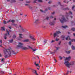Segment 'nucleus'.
Masks as SVG:
<instances>
[{
  "label": "nucleus",
  "instance_id": "obj_1",
  "mask_svg": "<svg viewBox=\"0 0 75 75\" xmlns=\"http://www.w3.org/2000/svg\"><path fill=\"white\" fill-rule=\"evenodd\" d=\"M11 48L8 49H4V54L6 55L4 56L5 58H7L8 57L10 56L11 55Z\"/></svg>",
  "mask_w": 75,
  "mask_h": 75
},
{
  "label": "nucleus",
  "instance_id": "obj_2",
  "mask_svg": "<svg viewBox=\"0 0 75 75\" xmlns=\"http://www.w3.org/2000/svg\"><path fill=\"white\" fill-rule=\"evenodd\" d=\"M19 45H17V48H21L22 50H27L28 48L27 47H23V44L20 42H19L18 43Z\"/></svg>",
  "mask_w": 75,
  "mask_h": 75
},
{
  "label": "nucleus",
  "instance_id": "obj_3",
  "mask_svg": "<svg viewBox=\"0 0 75 75\" xmlns=\"http://www.w3.org/2000/svg\"><path fill=\"white\" fill-rule=\"evenodd\" d=\"M74 64V62H72L69 63V62L68 61H65L64 63L65 66L69 68L71 67V65H73Z\"/></svg>",
  "mask_w": 75,
  "mask_h": 75
},
{
  "label": "nucleus",
  "instance_id": "obj_4",
  "mask_svg": "<svg viewBox=\"0 0 75 75\" xmlns=\"http://www.w3.org/2000/svg\"><path fill=\"white\" fill-rule=\"evenodd\" d=\"M31 69V70L32 72H33V73H34V74H35V75H38V74H37V71L34 70V69H33L29 68V69Z\"/></svg>",
  "mask_w": 75,
  "mask_h": 75
},
{
  "label": "nucleus",
  "instance_id": "obj_5",
  "mask_svg": "<svg viewBox=\"0 0 75 75\" xmlns=\"http://www.w3.org/2000/svg\"><path fill=\"white\" fill-rule=\"evenodd\" d=\"M62 20H63L61 21V20L60 19V21L61 23H64V22H67V21L65 19V18L64 17H62Z\"/></svg>",
  "mask_w": 75,
  "mask_h": 75
},
{
  "label": "nucleus",
  "instance_id": "obj_6",
  "mask_svg": "<svg viewBox=\"0 0 75 75\" xmlns=\"http://www.w3.org/2000/svg\"><path fill=\"white\" fill-rule=\"evenodd\" d=\"M70 14H71V15H72V12L70 11L69 12V13H68L67 12L66 13V17L67 19H68V16H69Z\"/></svg>",
  "mask_w": 75,
  "mask_h": 75
},
{
  "label": "nucleus",
  "instance_id": "obj_7",
  "mask_svg": "<svg viewBox=\"0 0 75 75\" xmlns=\"http://www.w3.org/2000/svg\"><path fill=\"white\" fill-rule=\"evenodd\" d=\"M55 22H50L49 23V24L50 25H54L55 24Z\"/></svg>",
  "mask_w": 75,
  "mask_h": 75
},
{
  "label": "nucleus",
  "instance_id": "obj_8",
  "mask_svg": "<svg viewBox=\"0 0 75 75\" xmlns=\"http://www.w3.org/2000/svg\"><path fill=\"white\" fill-rule=\"evenodd\" d=\"M53 35L54 36V38H55V37H57H57H59V36L58 35L57 33H56V32L55 33H54Z\"/></svg>",
  "mask_w": 75,
  "mask_h": 75
},
{
  "label": "nucleus",
  "instance_id": "obj_9",
  "mask_svg": "<svg viewBox=\"0 0 75 75\" xmlns=\"http://www.w3.org/2000/svg\"><path fill=\"white\" fill-rule=\"evenodd\" d=\"M28 48H30V49H31V50H33V51H37V49H33V48H32L30 46H28Z\"/></svg>",
  "mask_w": 75,
  "mask_h": 75
},
{
  "label": "nucleus",
  "instance_id": "obj_10",
  "mask_svg": "<svg viewBox=\"0 0 75 75\" xmlns=\"http://www.w3.org/2000/svg\"><path fill=\"white\" fill-rule=\"evenodd\" d=\"M23 42H30V40L28 39H25L23 40Z\"/></svg>",
  "mask_w": 75,
  "mask_h": 75
},
{
  "label": "nucleus",
  "instance_id": "obj_11",
  "mask_svg": "<svg viewBox=\"0 0 75 75\" xmlns=\"http://www.w3.org/2000/svg\"><path fill=\"white\" fill-rule=\"evenodd\" d=\"M57 52V50H54V52H50V54H55V52Z\"/></svg>",
  "mask_w": 75,
  "mask_h": 75
},
{
  "label": "nucleus",
  "instance_id": "obj_12",
  "mask_svg": "<svg viewBox=\"0 0 75 75\" xmlns=\"http://www.w3.org/2000/svg\"><path fill=\"white\" fill-rule=\"evenodd\" d=\"M66 60H67V61H69V60L71 59V56H69V57H66Z\"/></svg>",
  "mask_w": 75,
  "mask_h": 75
},
{
  "label": "nucleus",
  "instance_id": "obj_13",
  "mask_svg": "<svg viewBox=\"0 0 75 75\" xmlns=\"http://www.w3.org/2000/svg\"><path fill=\"white\" fill-rule=\"evenodd\" d=\"M7 33H6L4 35V39L6 40L7 39Z\"/></svg>",
  "mask_w": 75,
  "mask_h": 75
},
{
  "label": "nucleus",
  "instance_id": "obj_14",
  "mask_svg": "<svg viewBox=\"0 0 75 75\" xmlns=\"http://www.w3.org/2000/svg\"><path fill=\"white\" fill-rule=\"evenodd\" d=\"M30 38L32 39V40H33V41H35V39L34 38V37H33L32 36H30Z\"/></svg>",
  "mask_w": 75,
  "mask_h": 75
},
{
  "label": "nucleus",
  "instance_id": "obj_15",
  "mask_svg": "<svg viewBox=\"0 0 75 75\" xmlns=\"http://www.w3.org/2000/svg\"><path fill=\"white\" fill-rule=\"evenodd\" d=\"M9 42L10 43H13V39H12L11 40H9Z\"/></svg>",
  "mask_w": 75,
  "mask_h": 75
},
{
  "label": "nucleus",
  "instance_id": "obj_16",
  "mask_svg": "<svg viewBox=\"0 0 75 75\" xmlns=\"http://www.w3.org/2000/svg\"><path fill=\"white\" fill-rule=\"evenodd\" d=\"M71 48L73 50H75V47L74 45H72L71 46Z\"/></svg>",
  "mask_w": 75,
  "mask_h": 75
},
{
  "label": "nucleus",
  "instance_id": "obj_17",
  "mask_svg": "<svg viewBox=\"0 0 75 75\" xmlns=\"http://www.w3.org/2000/svg\"><path fill=\"white\" fill-rule=\"evenodd\" d=\"M69 38V39L70 40H71V39H70V38L69 37V36H67V37L66 38V40H68V39Z\"/></svg>",
  "mask_w": 75,
  "mask_h": 75
},
{
  "label": "nucleus",
  "instance_id": "obj_18",
  "mask_svg": "<svg viewBox=\"0 0 75 75\" xmlns=\"http://www.w3.org/2000/svg\"><path fill=\"white\" fill-rule=\"evenodd\" d=\"M56 33L58 35V34H60V33H61V31H56Z\"/></svg>",
  "mask_w": 75,
  "mask_h": 75
},
{
  "label": "nucleus",
  "instance_id": "obj_19",
  "mask_svg": "<svg viewBox=\"0 0 75 75\" xmlns=\"http://www.w3.org/2000/svg\"><path fill=\"white\" fill-rule=\"evenodd\" d=\"M12 54H14V55H16V54L18 53L17 52H16L15 53L14 51H12Z\"/></svg>",
  "mask_w": 75,
  "mask_h": 75
},
{
  "label": "nucleus",
  "instance_id": "obj_20",
  "mask_svg": "<svg viewBox=\"0 0 75 75\" xmlns=\"http://www.w3.org/2000/svg\"><path fill=\"white\" fill-rule=\"evenodd\" d=\"M61 37L62 38L63 40H64V38H65V36L62 35L61 36Z\"/></svg>",
  "mask_w": 75,
  "mask_h": 75
},
{
  "label": "nucleus",
  "instance_id": "obj_21",
  "mask_svg": "<svg viewBox=\"0 0 75 75\" xmlns=\"http://www.w3.org/2000/svg\"><path fill=\"white\" fill-rule=\"evenodd\" d=\"M1 30L2 31H5V29L4 27H1Z\"/></svg>",
  "mask_w": 75,
  "mask_h": 75
},
{
  "label": "nucleus",
  "instance_id": "obj_22",
  "mask_svg": "<svg viewBox=\"0 0 75 75\" xmlns=\"http://www.w3.org/2000/svg\"><path fill=\"white\" fill-rule=\"evenodd\" d=\"M36 63H37V62H35L34 63V64L36 67H38V64H36Z\"/></svg>",
  "mask_w": 75,
  "mask_h": 75
},
{
  "label": "nucleus",
  "instance_id": "obj_23",
  "mask_svg": "<svg viewBox=\"0 0 75 75\" xmlns=\"http://www.w3.org/2000/svg\"><path fill=\"white\" fill-rule=\"evenodd\" d=\"M13 38H16V35H13Z\"/></svg>",
  "mask_w": 75,
  "mask_h": 75
},
{
  "label": "nucleus",
  "instance_id": "obj_24",
  "mask_svg": "<svg viewBox=\"0 0 75 75\" xmlns=\"http://www.w3.org/2000/svg\"><path fill=\"white\" fill-rule=\"evenodd\" d=\"M62 27L64 28H67V27H68V26L67 25L64 26H62Z\"/></svg>",
  "mask_w": 75,
  "mask_h": 75
},
{
  "label": "nucleus",
  "instance_id": "obj_25",
  "mask_svg": "<svg viewBox=\"0 0 75 75\" xmlns=\"http://www.w3.org/2000/svg\"><path fill=\"white\" fill-rule=\"evenodd\" d=\"M6 32H7V33H8V35H10L9 32V31H8V30H6Z\"/></svg>",
  "mask_w": 75,
  "mask_h": 75
},
{
  "label": "nucleus",
  "instance_id": "obj_26",
  "mask_svg": "<svg viewBox=\"0 0 75 75\" xmlns=\"http://www.w3.org/2000/svg\"><path fill=\"white\" fill-rule=\"evenodd\" d=\"M21 36H22V34H19V37H20V38H23V37H22Z\"/></svg>",
  "mask_w": 75,
  "mask_h": 75
},
{
  "label": "nucleus",
  "instance_id": "obj_27",
  "mask_svg": "<svg viewBox=\"0 0 75 75\" xmlns=\"http://www.w3.org/2000/svg\"><path fill=\"white\" fill-rule=\"evenodd\" d=\"M63 10H69V8H64Z\"/></svg>",
  "mask_w": 75,
  "mask_h": 75
},
{
  "label": "nucleus",
  "instance_id": "obj_28",
  "mask_svg": "<svg viewBox=\"0 0 75 75\" xmlns=\"http://www.w3.org/2000/svg\"><path fill=\"white\" fill-rule=\"evenodd\" d=\"M66 53H67V54H70V52H71V51H66Z\"/></svg>",
  "mask_w": 75,
  "mask_h": 75
},
{
  "label": "nucleus",
  "instance_id": "obj_29",
  "mask_svg": "<svg viewBox=\"0 0 75 75\" xmlns=\"http://www.w3.org/2000/svg\"><path fill=\"white\" fill-rule=\"evenodd\" d=\"M1 62H4V58H2L1 60Z\"/></svg>",
  "mask_w": 75,
  "mask_h": 75
},
{
  "label": "nucleus",
  "instance_id": "obj_30",
  "mask_svg": "<svg viewBox=\"0 0 75 75\" xmlns=\"http://www.w3.org/2000/svg\"><path fill=\"white\" fill-rule=\"evenodd\" d=\"M69 72H70V73H71V72H72V71H68L67 72V73H66V75H68V73H69Z\"/></svg>",
  "mask_w": 75,
  "mask_h": 75
},
{
  "label": "nucleus",
  "instance_id": "obj_31",
  "mask_svg": "<svg viewBox=\"0 0 75 75\" xmlns=\"http://www.w3.org/2000/svg\"><path fill=\"white\" fill-rule=\"evenodd\" d=\"M71 30H72V31H74L75 30V28H72L71 29Z\"/></svg>",
  "mask_w": 75,
  "mask_h": 75
},
{
  "label": "nucleus",
  "instance_id": "obj_32",
  "mask_svg": "<svg viewBox=\"0 0 75 75\" xmlns=\"http://www.w3.org/2000/svg\"><path fill=\"white\" fill-rule=\"evenodd\" d=\"M58 4H59L60 5V6H61V7H64V6L63 5H61V3L60 2H59Z\"/></svg>",
  "mask_w": 75,
  "mask_h": 75
},
{
  "label": "nucleus",
  "instance_id": "obj_33",
  "mask_svg": "<svg viewBox=\"0 0 75 75\" xmlns=\"http://www.w3.org/2000/svg\"><path fill=\"white\" fill-rule=\"evenodd\" d=\"M13 25V26H14L15 27H17V24H12Z\"/></svg>",
  "mask_w": 75,
  "mask_h": 75
},
{
  "label": "nucleus",
  "instance_id": "obj_34",
  "mask_svg": "<svg viewBox=\"0 0 75 75\" xmlns=\"http://www.w3.org/2000/svg\"><path fill=\"white\" fill-rule=\"evenodd\" d=\"M56 50H58L59 48H60V47H56Z\"/></svg>",
  "mask_w": 75,
  "mask_h": 75
},
{
  "label": "nucleus",
  "instance_id": "obj_35",
  "mask_svg": "<svg viewBox=\"0 0 75 75\" xmlns=\"http://www.w3.org/2000/svg\"><path fill=\"white\" fill-rule=\"evenodd\" d=\"M11 21V20H9V21H8L7 22H6V23H10Z\"/></svg>",
  "mask_w": 75,
  "mask_h": 75
},
{
  "label": "nucleus",
  "instance_id": "obj_36",
  "mask_svg": "<svg viewBox=\"0 0 75 75\" xmlns=\"http://www.w3.org/2000/svg\"><path fill=\"white\" fill-rule=\"evenodd\" d=\"M38 20H36L35 21V22H34V23H37V22H38Z\"/></svg>",
  "mask_w": 75,
  "mask_h": 75
},
{
  "label": "nucleus",
  "instance_id": "obj_37",
  "mask_svg": "<svg viewBox=\"0 0 75 75\" xmlns=\"http://www.w3.org/2000/svg\"><path fill=\"white\" fill-rule=\"evenodd\" d=\"M11 22H12V23H14V20H12L11 21Z\"/></svg>",
  "mask_w": 75,
  "mask_h": 75
},
{
  "label": "nucleus",
  "instance_id": "obj_38",
  "mask_svg": "<svg viewBox=\"0 0 75 75\" xmlns=\"http://www.w3.org/2000/svg\"><path fill=\"white\" fill-rule=\"evenodd\" d=\"M71 41L72 42H74V41L75 42V39H72Z\"/></svg>",
  "mask_w": 75,
  "mask_h": 75
},
{
  "label": "nucleus",
  "instance_id": "obj_39",
  "mask_svg": "<svg viewBox=\"0 0 75 75\" xmlns=\"http://www.w3.org/2000/svg\"><path fill=\"white\" fill-rule=\"evenodd\" d=\"M12 2H13V3H15L16 2L15 0H11Z\"/></svg>",
  "mask_w": 75,
  "mask_h": 75
},
{
  "label": "nucleus",
  "instance_id": "obj_40",
  "mask_svg": "<svg viewBox=\"0 0 75 75\" xmlns=\"http://www.w3.org/2000/svg\"><path fill=\"white\" fill-rule=\"evenodd\" d=\"M71 42H69V45H71Z\"/></svg>",
  "mask_w": 75,
  "mask_h": 75
},
{
  "label": "nucleus",
  "instance_id": "obj_41",
  "mask_svg": "<svg viewBox=\"0 0 75 75\" xmlns=\"http://www.w3.org/2000/svg\"><path fill=\"white\" fill-rule=\"evenodd\" d=\"M38 1L40 2H42V0H38Z\"/></svg>",
  "mask_w": 75,
  "mask_h": 75
},
{
  "label": "nucleus",
  "instance_id": "obj_42",
  "mask_svg": "<svg viewBox=\"0 0 75 75\" xmlns=\"http://www.w3.org/2000/svg\"><path fill=\"white\" fill-rule=\"evenodd\" d=\"M74 7H75V6H73L72 7V10H74Z\"/></svg>",
  "mask_w": 75,
  "mask_h": 75
},
{
  "label": "nucleus",
  "instance_id": "obj_43",
  "mask_svg": "<svg viewBox=\"0 0 75 75\" xmlns=\"http://www.w3.org/2000/svg\"><path fill=\"white\" fill-rule=\"evenodd\" d=\"M59 58H60V59H62V57H61V56H59Z\"/></svg>",
  "mask_w": 75,
  "mask_h": 75
},
{
  "label": "nucleus",
  "instance_id": "obj_44",
  "mask_svg": "<svg viewBox=\"0 0 75 75\" xmlns=\"http://www.w3.org/2000/svg\"><path fill=\"white\" fill-rule=\"evenodd\" d=\"M35 1H34L33 3H36V1H37V0H34Z\"/></svg>",
  "mask_w": 75,
  "mask_h": 75
},
{
  "label": "nucleus",
  "instance_id": "obj_45",
  "mask_svg": "<svg viewBox=\"0 0 75 75\" xmlns=\"http://www.w3.org/2000/svg\"><path fill=\"white\" fill-rule=\"evenodd\" d=\"M44 43H45V44H46V43H47V40H45L44 41Z\"/></svg>",
  "mask_w": 75,
  "mask_h": 75
},
{
  "label": "nucleus",
  "instance_id": "obj_46",
  "mask_svg": "<svg viewBox=\"0 0 75 75\" xmlns=\"http://www.w3.org/2000/svg\"><path fill=\"white\" fill-rule=\"evenodd\" d=\"M4 23L5 24H6V23H6V21H4Z\"/></svg>",
  "mask_w": 75,
  "mask_h": 75
},
{
  "label": "nucleus",
  "instance_id": "obj_47",
  "mask_svg": "<svg viewBox=\"0 0 75 75\" xmlns=\"http://www.w3.org/2000/svg\"><path fill=\"white\" fill-rule=\"evenodd\" d=\"M49 19V17H47L46 18V20H48V19Z\"/></svg>",
  "mask_w": 75,
  "mask_h": 75
},
{
  "label": "nucleus",
  "instance_id": "obj_48",
  "mask_svg": "<svg viewBox=\"0 0 75 75\" xmlns=\"http://www.w3.org/2000/svg\"><path fill=\"white\" fill-rule=\"evenodd\" d=\"M61 43L60 41L58 43L59 45H61Z\"/></svg>",
  "mask_w": 75,
  "mask_h": 75
},
{
  "label": "nucleus",
  "instance_id": "obj_49",
  "mask_svg": "<svg viewBox=\"0 0 75 75\" xmlns=\"http://www.w3.org/2000/svg\"><path fill=\"white\" fill-rule=\"evenodd\" d=\"M52 2L51 1H49L48 2V3H49V4H51V2Z\"/></svg>",
  "mask_w": 75,
  "mask_h": 75
},
{
  "label": "nucleus",
  "instance_id": "obj_50",
  "mask_svg": "<svg viewBox=\"0 0 75 75\" xmlns=\"http://www.w3.org/2000/svg\"><path fill=\"white\" fill-rule=\"evenodd\" d=\"M58 40H59V39H56V41H58Z\"/></svg>",
  "mask_w": 75,
  "mask_h": 75
},
{
  "label": "nucleus",
  "instance_id": "obj_51",
  "mask_svg": "<svg viewBox=\"0 0 75 75\" xmlns=\"http://www.w3.org/2000/svg\"><path fill=\"white\" fill-rule=\"evenodd\" d=\"M54 14H55V12H54L52 13V15Z\"/></svg>",
  "mask_w": 75,
  "mask_h": 75
},
{
  "label": "nucleus",
  "instance_id": "obj_52",
  "mask_svg": "<svg viewBox=\"0 0 75 75\" xmlns=\"http://www.w3.org/2000/svg\"><path fill=\"white\" fill-rule=\"evenodd\" d=\"M0 42L1 44L2 43V40H0Z\"/></svg>",
  "mask_w": 75,
  "mask_h": 75
},
{
  "label": "nucleus",
  "instance_id": "obj_53",
  "mask_svg": "<svg viewBox=\"0 0 75 75\" xmlns=\"http://www.w3.org/2000/svg\"><path fill=\"white\" fill-rule=\"evenodd\" d=\"M40 11H41V12H42V13L43 12V10H40Z\"/></svg>",
  "mask_w": 75,
  "mask_h": 75
},
{
  "label": "nucleus",
  "instance_id": "obj_54",
  "mask_svg": "<svg viewBox=\"0 0 75 75\" xmlns=\"http://www.w3.org/2000/svg\"><path fill=\"white\" fill-rule=\"evenodd\" d=\"M22 31H23V32L24 31V29H22Z\"/></svg>",
  "mask_w": 75,
  "mask_h": 75
},
{
  "label": "nucleus",
  "instance_id": "obj_55",
  "mask_svg": "<svg viewBox=\"0 0 75 75\" xmlns=\"http://www.w3.org/2000/svg\"><path fill=\"white\" fill-rule=\"evenodd\" d=\"M30 2L29 1H28L26 2L27 3H30Z\"/></svg>",
  "mask_w": 75,
  "mask_h": 75
},
{
  "label": "nucleus",
  "instance_id": "obj_56",
  "mask_svg": "<svg viewBox=\"0 0 75 75\" xmlns=\"http://www.w3.org/2000/svg\"><path fill=\"white\" fill-rule=\"evenodd\" d=\"M54 41H54V40H52V42H51V43L53 42H54Z\"/></svg>",
  "mask_w": 75,
  "mask_h": 75
},
{
  "label": "nucleus",
  "instance_id": "obj_57",
  "mask_svg": "<svg viewBox=\"0 0 75 75\" xmlns=\"http://www.w3.org/2000/svg\"><path fill=\"white\" fill-rule=\"evenodd\" d=\"M54 60L55 61V62H57V60H56V59H54Z\"/></svg>",
  "mask_w": 75,
  "mask_h": 75
},
{
  "label": "nucleus",
  "instance_id": "obj_58",
  "mask_svg": "<svg viewBox=\"0 0 75 75\" xmlns=\"http://www.w3.org/2000/svg\"><path fill=\"white\" fill-rule=\"evenodd\" d=\"M9 28H10V29H11V27H9Z\"/></svg>",
  "mask_w": 75,
  "mask_h": 75
},
{
  "label": "nucleus",
  "instance_id": "obj_59",
  "mask_svg": "<svg viewBox=\"0 0 75 75\" xmlns=\"http://www.w3.org/2000/svg\"><path fill=\"white\" fill-rule=\"evenodd\" d=\"M73 34L74 36V37H75V33H73Z\"/></svg>",
  "mask_w": 75,
  "mask_h": 75
},
{
  "label": "nucleus",
  "instance_id": "obj_60",
  "mask_svg": "<svg viewBox=\"0 0 75 75\" xmlns=\"http://www.w3.org/2000/svg\"><path fill=\"white\" fill-rule=\"evenodd\" d=\"M55 6H56V5H54L53 6L54 7H56Z\"/></svg>",
  "mask_w": 75,
  "mask_h": 75
},
{
  "label": "nucleus",
  "instance_id": "obj_61",
  "mask_svg": "<svg viewBox=\"0 0 75 75\" xmlns=\"http://www.w3.org/2000/svg\"><path fill=\"white\" fill-rule=\"evenodd\" d=\"M48 9H49V10H51V8H48Z\"/></svg>",
  "mask_w": 75,
  "mask_h": 75
},
{
  "label": "nucleus",
  "instance_id": "obj_62",
  "mask_svg": "<svg viewBox=\"0 0 75 75\" xmlns=\"http://www.w3.org/2000/svg\"><path fill=\"white\" fill-rule=\"evenodd\" d=\"M67 1V0H66L65 1H64V3H66L65 1Z\"/></svg>",
  "mask_w": 75,
  "mask_h": 75
},
{
  "label": "nucleus",
  "instance_id": "obj_63",
  "mask_svg": "<svg viewBox=\"0 0 75 75\" xmlns=\"http://www.w3.org/2000/svg\"><path fill=\"white\" fill-rule=\"evenodd\" d=\"M50 18H53V17H52V16H50Z\"/></svg>",
  "mask_w": 75,
  "mask_h": 75
},
{
  "label": "nucleus",
  "instance_id": "obj_64",
  "mask_svg": "<svg viewBox=\"0 0 75 75\" xmlns=\"http://www.w3.org/2000/svg\"><path fill=\"white\" fill-rule=\"evenodd\" d=\"M25 6H28V4H25Z\"/></svg>",
  "mask_w": 75,
  "mask_h": 75
}]
</instances>
